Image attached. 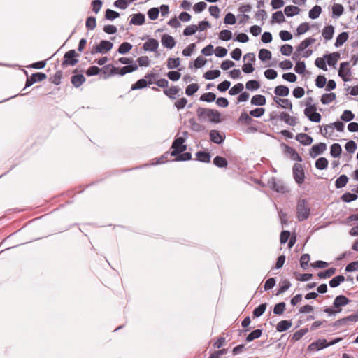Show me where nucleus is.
I'll return each mask as SVG.
<instances>
[{"mask_svg": "<svg viewBox=\"0 0 358 358\" xmlns=\"http://www.w3.org/2000/svg\"><path fill=\"white\" fill-rule=\"evenodd\" d=\"M350 300L344 295L337 296L333 302V306L325 308L324 312L329 316H335L342 311V307L348 305Z\"/></svg>", "mask_w": 358, "mask_h": 358, "instance_id": "obj_1", "label": "nucleus"}, {"mask_svg": "<svg viewBox=\"0 0 358 358\" xmlns=\"http://www.w3.org/2000/svg\"><path fill=\"white\" fill-rule=\"evenodd\" d=\"M196 115L200 119H208L214 122H219L220 121V113L213 109L199 107L196 110Z\"/></svg>", "mask_w": 358, "mask_h": 358, "instance_id": "obj_2", "label": "nucleus"}, {"mask_svg": "<svg viewBox=\"0 0 358 358\" xmlns=\"http://www.w3.org/2000/svg\"><path fill=\"white\" fill-rule=\"evenodd\" d=\"M310 208L308 201L306 199H300L296 204V217L301 222L308 218Z\"/></svg>", "mask_w": 358, "mask_h": 358, "instance_id": "obj_3", "label": "nucleus"}, {"mask_svg": "<svg viewBox=\"0 0 358 358\" xmlns=\"http://www.w3.org/2000/svg\"><path fill=\"white\" fill-rule=\"evenodd\" d=\"M78 56L79 55L76 53L75 50H71L66 52L64 55V60L62 63V68L64 69L69 66H75L78 62V60L76 57Z\"/></svg>", "mask_w": 358, "mask_h": 358, "instance_id": "obj_4", "label": "nucleus"}, {"mask_svg": "<svg viewBox=\"0 0 358 358\" xmlns=\"http://www.w3.org/2000/svg\"><path fill=\"white\" fill-rule=\"evenodd\" d=\"M184 143V138L178 137L176 138L171 145L173 150L170 152V156H177L178 154L183 152L187 149V146Z\"/></svg>", "mask_w": 358, "mask_h": 358, "instance_id": "obj_5", "label": "nucleus"}, {"mask_svg": "<svg viewBox=\"0 0 358 358\" xmlns=\"http://www.w3.org/2000/svg\"><path fill=\"white\" fill-rule=\"evenodd\" d=\"M358 321V312L339 319L332 324V327L337 328L339 327L348 326L350 324L355 323Z\"/></svg>", "mask_w": 358, "mask_h": 358, "instance_id": "obj_6", "label": "nucleus"}, {"mask_svg": "<svg viewBox=\"0 0 358 358\" xmlns=\"http://www.w3.org/2000/svg\"><path fill=\"white\" fill-rule=\"evenodd\" d=\"M293 177L295 182L301 185L304 182L305 173L302 164L296 163L292 168Z\"/></svg>", "mask_w": 358, "mask_h": 358, "instance_id": "obj_7", "label": "nucleus"}, {"mask_svg": "<svg viewBox=\"0 0 358 358\" xmlns=\"http://www.w3.org/2000/svg\"><path fill=\"white\" fill-rule=\"evenodd\" d=\"M119 68L114 66L112 64H108L101 69L100 78L104 80L111 77L115 74H117Z\"/></svg>", "mask_w": 358, "mask_h": 358, "instance_id": "obj_8", "label": "nucleus"}, {"mask_svg": "<svg viewBox=\"0 0 358 358\" xmlns=\"http://www.w3.org/2000/svg\"><path fill=\"white\" fill-rule=\"evenodd\" d=\"M316 110L315 106L306 107L304 110V114L311 122H319L321 120V115L316 112Z\"/></svg>", "mask_w": 358, "mask_h": 358, "instance_id": "obj_9", "label": "nucleus"}, {"mask_svg": "<svg viewBox=\"0 0 358 358\" xmlns=\"http://www.w3.org/2000/svg\"><path fill=\"white\" fill-rule=\"evenodd\" d=\"M349 62H344L341 63L338 70V76L342 78L343 80L346 82L350 80L349 76L351 75L350 69L348 68Z\"/></svg>", "mask_w": 358, "mask_h": 358, "instance_id": "obj_10", "label": "nucleus"}, {"mask_svg": "<svg viewBox=\"0 0 358 358\" xmlns=\"http://www.w3.org/2000/svg\"><path fill=\"white\" fill-rule=\"evenodd\" d=\"M47 78L46 75L44 73L38 72L33 73L30 78H27L26 80L25 87H28L31 86L34 83L36 82L43 81Z\"/></svg>", "mask_w": 358, "mask_h": 358, "instance_id": "obj_11", "label": "nucleus"}, {"mask_svg": "<svg viewBox=\"0 0 358 358\" xmlns=\"http://www.w3.org/2000/svg\"><path fill=\"white\" fill-rule=\"evenodd\" d=\"M113 46V44L108 41H101L100 43L96 46L95 52L99 53H106L110 51Z\"/></svg>", "mask_w": 358, "mask_h": 358, "instance_id": "obj_12", "label": "nucleus"}, {"mask_svg": "<svg viewBox=\"0 0 358 358\" xmlns=\"http://www.w3.org/2000/svg\"><path fill=\"white\" fill-rule=\"evenodd\" d=\"M327 149V145L324 143H320L314 145L310 150V155L312 157H316L317 155L323 153Z\"/></svg>", "mask_w": 358, "mask_h": 358, "instance_id": "obj_13", "label": "nucleus"}, {"mask_svg": "<svg viewBox=\"0 0 358 358\" xmlns=\"http://www.w3.org/2000/svg\"><path fill=\"white\" fill-rule=\"evenodd\" d=\"M159 47V42L157 40L154 38H150L148 39L145 43L143 44V50L145 51H156L157 49Z\"/></svg>", "mask_w": 358, "mask_h": 358, "instance_id": "obj_14", "label": "nucleus"}, {"mask_svg": "<svg viewBox=\"0 0 358 358\" xmlns=\"http://www.w3.org/2000/svg\"><path fill=\"white\" fill-rule=\"evenodd\" d=\"M327 347V341L326 339H318L313 342L309 346L310 350H320Z\"/></svg>", "mask_w": 358, "mask_h": 358, "instance_id": "obj_15", "label": "nucleus"}, {"mask_svg": "<svg viewBox=\"0 0 358 358\" xmlns=\"http://www.w3.org/2000/svg\"><path fill=\"white\" fill-rule=\"evenodd\" d=\"M161 42L164 47L169 49H172L176 45L174 38L168 34H164L162 36Z\"/></svg>", "mask_w": 358, "mask_h": 358, "instance_id": "obj_16", "label": "nucleus"}, {"mask_svg": "<svg viewBox=\"0 0 358 358\" xmlns=\"http://www.w3.org/2000/svg\"><path fill=\"white\" fill-rule=\"evenodd\" d=\"M209 136L210 141L216 144H221L224 140V138L221 135L220 132L217 130L210 131Z\"/></svg>", "mask_w": 358, "mask_h": 358, "instance_id": "obj_17", "label": "nucleus"}, {"mask_svg": "<svg viewBox=\"0 0 358 358\" xmlns=\"http://www.w3.org/2000/svg\"><path fill=\"white\" fill-rule=\"evenodd\" d=\"M296 140L300 142L302 145H309L313 143V138L304 133L298 134L296 136Z\"/></svg>", "mask_w": 358, "mask_h": 358, "instance_id": "obj_18", "label": "nucleus"}, {"mask_svg": "<svg viewBox=\"0 0 358 358\" xmlns=\"http://www.w3.org/2000/svg\"><path fill=\"white\" fill-rule=\"evenodd\" d=\"M279 117L281 120H283L288 125L294 126L296 124V118L295 117L289 115L287 113H280V114L279 115Z\"/></svg>", "mask_w": 358, "mask_h": 358, "instance_id": "obj_19", "label": "nucleus"}, {"mask_svg": "<svg viewBox=\"0 0 358 358\" xmlns=\"http://www.w3.org/2000/svg\"><path fill=\"white\" fill-rule=\"evenodd\" d=\"M315 42V39L312 37H308L303 40L297 47L296 52H303L306 48Z\"/></svg>", "mask_w": 358, "mask_h": 358, "instance_id": "obj_20", "label": "nucleus"}, {"mask_svg": "<svg viewBox=\"0 0 358 358\" xmlns=\"http://www.w3.org/2000/svg\"><path fill=\"white\" fill-rule=\"evenodd\" d=\"M138 69V65L136 64H131L130 65H127L122 68H119V71H117V74L120 76H124L127 73H131Z\"/></svg>", "mask_w": 358, "mask_h": 358, "instance_id": "obj_21", "label": "nucleus"}, {"mask_svg": "<svg viewBox=\"0 0 358 358\" xmlns=\"http://www.w3.org/2000/svg\"><path fill=\"white\" fill-rule=\"evenodd\" d=\"M85 80L86 79L83 74L74 75L71 78V83L75 87H79Z\"/></svg>", "mask_w": 358, "mask_h": 358, "instance_id": "obj_22", "label": "nucleus"}, {"mask_svg": "<svg viewBox=\"0 0 358 358\" xmlns=\"http://www.w3.org/2000/svg\"><path fill=\"white\" fill-rule=\"evenodd\" d=\"M334 34V27L332 25L325 27L322 32V35L326 41H329L333 38Z\"/></svg>", "mask_w": 358, "mask_h": 358, "instance_id": "obj_23", "label": "nucleus"}, {"mask_svg": "<svg viewBox=\"0 0 358 358\" xmlns=\"http://www.w3.org/2000/svg\"><path fill=\"white\" fill-rule=\"evenodd\" d=\"M145 22V15L142 13H137L132 15L130 20L131 24L141 25Z\"/></svg>", "mask_w": 358, "mask_h": 358, "instance_id": "obj_24", "label": "nucleus"}, {"mask_svg": "<svg viewBox=\"0 0 358 358\" xmlns=\"http://www.w3.org/2000/svg\"><path fill=\"white\" fill-rule=\"evenodd\" d=\"M292 325V322L291 320H281L278 323L276 330L279 332H283L289 329Z\"/></svg>", "mask_w": 358, "mask_h": 358, "instance_id": "obj_25", "label": "nucleus"}, {"mask_svg": "<svg viewBox=\"0 0 358 358\" xmlns=\"http://www.w3.org/2000/svg\"><path fill=\"white\" fill-rule=\"evenodd\" d=\"M324 57L327 58V62L329 66H334L340 57V54L338 52H333L325 55Z\"/></svg>", "mask_w": 358, "mask_h": 358, "instance_id": "obj_26", "label": "nucleus"}, {"mask_svg": "<svg viewBox=\"0 0 358 358\" xmlns=\"http://www.w3.org/2000/svg\"><path fill=\"white\" fill-rule=\"evenodd\" d=\"M275 102H276L278 104L280 105V107L283 108H287L289 110H292V102L287 99H280L278 97L273 98Z\"/></svg>", "mask_w": 358, "mask_h": 358, "instance_id": "obj_27", "label": "nucleus"}, {"mask_svg": "<svg viewBox=\"0 0 358 358\" xmlns=\"http://www.w3.org/2000/svg\"><path fill=\"white\" fill-rule=\"evenodd\" d=\"M266 98L261 94H257L252 96L251 99V104L254 106H264L266 104Z\"/></svg>", "mask_w": 358, "mask_h": 358, "instance_id": "obj_28", "label": "nucleus"}, {"mask_svg": "<svg viewBox=\"0 0 358 358\" xmlns=\"http://www.w3.org/2000/svg\"><path fill=\"white\" fill-rule=\"evenodd\" d=\"M179 91H180L179 87H178L177 86H173L169 89H167V88L164 89V93L170 99H175L176 95H177L178 94Z\"/></svg>", "mask_w": 358, "mask_h": 358, "instance_id": "obj_29", "label": "nucleus"}, {"mask_svg": "<svg viewBox=\"0 0 358 358\" xmlns=\"http://www.w3.org/2000/svg\"><path fill=\"white\" fill-rule=\"evenodd\" d=\"M274 93L278 96H287L289 93V90L285 85H278L275 88Z\"/></svg>", "mask_w": 358, "mask_h": 358, "instance_id": "obj_30", "label": "nucleus"}, {"mask_svg": "<svg viewBox=\"0 0 358 358\" xmlns=\"http://www.w3.org/2000/svg\"><path fill=\"white\" fill-rule=\"evenodd\" d=\"M300 9L295 6H287L284 9V13L287 17H292L299 14Z\"/></svg>", "mask_w": 358, "mask_h": 358, "instance_id": "obj_31", "label": "nucleus"}, {"mask_svg": "<svg viewBox=\"0 0 358 358\" xmlns=\"http://www.w3.org/2000/svg\"><path fill=\"white\" fill-rule=\"evenodd\" d=\"M196 159L204 163H208L210 161V155L208 152L199 151L196 153Z\"/></svg>", "mask_w": 358, "mask_h": 358, "instance_id": "obj_32", "label": "nucleus"}, {"mask_svg": "<svg viewBox=\"0 0 358 358\" xmlns=\"http://www.w3.org/2000/svg\"><path fill=\"white\" fill-rule=\"evenodd\" d=\"M348 38V32L341 33L336 38L334 45L336 48L341 46Z\"/></svg>", "mask_w": 358, "mask_h": 358, "instance_id": "obj_33", "label": "nucleus"}, {"mask_svg": "<svg viewBox=\"0 0 358 358\" xmlns=\"http://www.w3.org/2000/svg\"><path fill=\"white\" fill-rule=\"evenodd\" d=\"M348 182V178L346 175L340 176L335 182V186L337 189L342 188L346 185Z\"/></svg>", "mask_w": 358, "mask_h": 358, "instance_id": "obj_34", "label": "nucleus"}, {"mask_svg": "<svg viewBox=\"0 0 358 358\" xmlns=\"http://www.w3.org/2000/svg\"><path fill=\"white\" fill-rule=\"evenodd\" d=\"M322 12V8L320 6H313L309 11L308 16L310 19L315 20L319 17Z\"/></svg>", "mask_w": 358, "mask_h": 358, "instance_id": "obj_35", "label": "nucleus"}, {"mask_svg": "<svg viewBox=\"0 0 358 358\" xmlns=\"http://www.w3.org/2000/svg\"><path fill=\"white\" fill-rule=\"evenodd\" d=\"M213 164L219 168H224L228 165L227 160L224 157L220 156H216L213 159Z\"/></svg>", "mask_w": 358, "mask_h": 358, "instance_id": "obj_36", "label": "nucleus"}, {"mask_svg": "<svg viewBox=\"0 0 358 358\" xmlns=\"http://www.w3.org/2000/svg\"><path fill=\"white\" fill-rule=\"evenodd\" d=\"M342 152V148L340 144L334 143L331 146L330 154L333 157H338Z\"/></svg>", "mask_w": 358, "mask_h": 358, "instance_id": "obj_37", "label": "nucleus"}, {"mask_svg": "<svg viewBox=\"0 0 358 358\" xmlns=\"http://www.w3.org/2000/svg\"><path fill=\"white\" fill-rule=\"evenodd\" d=\"M336 99V94L333 92L324 94L321 98V102L324 104H329Z\"/></svg>", "mask_w": 358, "mask_h": 358, "instance_id": "obj_38", "label": "nucleus"}, {"mask_svg": "<svg viewBox=\"0 0 358 358\" xmlns=\"http://www.w3.org/2000/svg\"><path fill=\"white\" fill-rule=\"evenodd\" d=\"M220 71L219 70H210L203 74V78L206 80H213L219 77Z\"/></svg>", "mask_w": 358, "mask_h": 358, "instance_id": "obj_39", "label": "nucleus"}, {"mask_svg": "<svg viewBox=\"0 0 358 358\" xmlns=\"http://www.w3.org/2000/svg\"><path fill=\"white\" fill-rule=\"evenodd\" d=\"M132 45L128 42H123L118 48V52L124 55L129 52L132 48Z\"/></svg>", "mask_w": 358, "mask_h": 358, "instance_id": "obj_40", "label": "nucleus"}, {"mask_svg": "<svg viewBox=\"0 0 358 358\" xmlns=\"http://www.w3.org/2000/svg\"><path fill=\"white\" fill-rule=\"evenodd\" d=\"M266 306H267V304L265 303H262L259 306L255 308L252 313L254 317H259L262 316L264 314V313L265 312V310L266 309Z\"/></svg>", "mask_w": 358, "mask_h": 358, "instance_id": "obj_41", "label": "nucleus"}, {"mask_svg": "<svg viewBox=\"0 0 358 358\" xmlns=\"http://www.w3.org/2000/svg\"><path fill=\"white\" fill-rule=\"evenodd\" d=\"M271 188L278 192H285V187L280 182H277L274 178L270 182Z\"/></svg>", "mask_w": 358, "mask_h": 358, "instance_id": "obj_42", "label": "nucleus"}, {"mask_svg": "<svg viewBox=\"0 0 358 358\" xmlns=\"http://www.w3.org/2000/svg\"><path fill=\"white\" fill-rule=\"evenodd\" d=\"M344 280L345 278L343 275H337L329 281V286L332 288L337 287Z\"/></svg>", "mask_w": 358, "mask_h": 358, "instance_id": "obj_43", "label": "nucleus"}, {"mask_svg": "<svg viewBox=\"0 0 358 358\" xmlns=\"http://www.w3.org/2000/svg\"><path fill=\"white\" fill-rule=\"evenodd\" d=\"M147 85H148L147 80L145 78H141L131 85V90H136L143 89V88L147 86Z\"/></svg>", "mask_w": 358, "mask_h": 358, "instance_id": "obj_44", "label": "nucleus"}, {"mask_svg": "<svg viewBox=\"0 0 358 358\" xmlns=\"http://www.w3.org/2000/svg\"><path fill=\"white\" fill-rule=\"evenodd\" d=\"M262 331L261 329H255L250 332L246 337L247 342H251L253 340L259 338L262 336Z\"/></svg>", "mask_w": 358, "mask_h": 358, "instance_id": "obj_45", "label": "nucleus"}, {"mask_svg": "<svg viewBox=\"0 0 358 358\" xmlns=\"http://www.w3.org/2000/svg\"><path fill=\"white\" fill-rule=\"evenodd\" d=\"M328 166V160L325 157H320L315 162V167L319 170H324Z\"/></svg>", "mask_w": 358, "mask_h": 358, "instance_id": "obj_46", "label": "nucleus"}, {"mask_svg": "<svg viewBox=\"0 0 358 358\" xmlns=\"http://www.w3.org/2000/svg\"><path fill=\"white\" fill-rule=\"evenodd\" d=\"M216 95L213 92H207L202 94L200 97V101L206 102H213L215 100Z\"/></svg>", "mask_w": 358, "mask_h": 358, "instance_id": "obj_47", "label": "nucleus"}, {"mask_svg": "<svg viewBox=\"0 0 358 358\" xmlns=\"http://www.w3.org/2000/svg\"><path fill=\"white\" fill-rule=\"evenodd\" d=\"M336 272V268H330L324 271L319 272L317 275L320 278H329L331 277Z\"/></svg>", "mask_w": 358, "mask_h": 358, "instance_id": "obj_48", "label": "nucleus"}, {"mask_svg": "<svg viewBox=\"0 0 358 358\" xmlns=\"http://www.w3.org/2000/svg\"><path fill=\"white\" fill-rule=\"evenodd\" d=\"M258 56L260 60L266 61L271 58V52L267 49H261Z\"/></svg>", "mask_w": 358, "mask_h": 358, "instance_id": "obj_49", "label": "nucleus"}, {"mask_svg": "<svg viewBox=\"0 0 358 358\" xmlns=\"http://www.w3.org/2000/svg\"><path fill=\"white\" fill-rule=\"evenodd\" d=\"M344 11L343 6L341 4H334L332 8V13L334 17H340Z\"/></svg>", "mask_w": 358, "mask_h": 358, "instance_id": "obj_50", "label": "nucleus"}, {"mask_svg": "<svg viewBox=\"0 0 358 358\" xmlns=\"http://www.w3.org/2000/svg\"><path fill=\"white\" fill-rule=\"evenodd\" d=\"M244 88V86L242 83H237L234 86H233L229 91V94L230 95H236L241 93Z\"/></svg>", "mask_w": 358, "mask_h": 358, "instance_id": "obj_51", "label": "nucleus"}, {"mask_svg": "<svg viewBox=\"0 0 358 358\" xmlns=\"http://www.w3.org/2000/svg\"><path fill=\"white\" fill-rule=\"evenodd\" d=\"M199 88V87L198 84H196V83L190 84L186 87L185 94L187 96H192L194 93H196L198 91Z\"/></svg>", "mask_w": 358, "mask_h": 358, "instance_id": "obj_52", "label": "nucleus"}, {"mask_svg": "<svg viewBox=\"0 0 358 358\" xmlns=\"http://www.w3.org/2000/svg\"><path fill=\"white\" fill-rule=\"evenodd\" d=\"M179 58H169L167 60V67L169 69H176L180 65Z\"/></svg>", "mask_w": 358, "mask_h": 358, "instance_id": "obj_53", "label": "nucleus"}, {"mask_svg": "<svg viewBox=\"0 0 358 358\" xmlns=\"http://www.w3.org/2000/svg\"><path fill=\"white\" fill-rule=\"evenodd\" d=\"M260 85L258 81L255 80H251L246 83L245 87L248 90L254 91L259 88Z\"/></svg>", "mask_w": 358, "mask_h": 358, "instance_id": "obj_54", "label": "nucleus"}, {"mask_svg": "<svg viewBox=\"0 0 358 358\" xmlns=\"http://www.w3.org/2000/svg\"><path fill=\"white\" fill-rule=\"evenodd\" d=\"M287 152L291 155V158L293 160L297 162L302 161L301 156L295 151L294 148L287 146Z\"/></svg>", "mask_w": 358, "mask_h": 358, "instance_id": "obj_55", "label": "nucleus"}, {"mask_svg": "<svg viewBox=\"0 0 358 358\" xmlns=\"http://www.w3.org/2000/svg\"><path fill=\"white\" fill-rule=\"evenodd\" d=\"M357 199V195L350 192L343 194L341 196V199L346 203H349L355 201Z\"/></svg>", "mask_w": 358, "mask_h": 358, "instance_id": "obj_56", "label": "nucleus"}, {"mask_svg": "<svg viewBox=\"0 0 358 358\" xmlns=\"http://www.w3.org/2000/svg\"><path fill=\"white\" fill-rule=\"evenodd\" d=\"M286 304L284 302L277 303L273 308V313L275 315H282L285 312Z\"/></svg>", "mask_w": 358, "mask_h": 358, "instance_id": "obj_57", "label": "nucleus"}, {"mask_svg": "<svg viewBox=\"0 0 358 358\" xmlns=\"http://www.w3.org/2000/svg\"><path fill=\"white\" fill-rule=\"evenodd\" d=\"M307 332V329H301L293 334L292 336V340L294 341H297L300 340Z\"/></svg>", "mask_w": 358, "mask_h": 358, "instance_id": "obj_58", "label": "nucleus"}, {"mask_svg": "<svg viewBox=\"0 0 358 358\" xmlns=\"http://www.w3.org/2000/svg\"><path fill=\"white\" fill-rule=\"evenodd\" d=\"M355 118V115L352 113V111L345 110L343 111V114L341 116V119L345 122H350Z\"/></svg>", "mask_w": 358, "mask_h": 358, "instance_id": "obj_59", "label": "nucleus"}, {"mask_svg": "<svg viewBox=\"0 0 358 358\" xmlns=\"http://www.w3.org/2000/svg\"><path fill=\"white\" fill-rule=\"evenodd\" d=\"M189 122L191 128L193 131L199 132L204 129V127L203 125L200 124L199 123H197L194 120V119H190Z\"/></svg>", "mask_w": 358, "mask_h": 358, "instance_id": "obj_60", "label": "nucleus"}, {"mask_svg": "<svg viewBox=\"0 0 358 358\" xmlns=\"http://www.w3.org/2000/svg\"><path fill=\"white\" fill-rule=\"evenodd\" d=\"M272 20H273V22H276L278 23L283 22L285 20V19L282 12L277 11V12L274 13L272 16Z\"/></svg>", "mask_w": 358, "mask_h": 358, "instance_id": "obj_61", "label": "nucleus"}, {"mask_svg": "<svg viewBox=\"0 0 358 358\" xmlns=\"http://www.w3.org/2000/svg\"><path fill=\"white\" fill-rule=\"evenodd\" d=\"M197 30H198L197 25L192 24V25L188 26L184 29L183 35L184 36L193 35L196 32Z\"/></svg>", "mask_w": 358, "mask_h": 358, "instance_id": "obj_62", "label": "nucleus"}, {"mask_svg": "<svg viewBox=\"0 0 358 358\" xmlns=\"http://www.w3.org/2000/svg\"><path fill=\"white\" fill-rule=\"evenodd\" d=\"M86 27L90 30H93L95 29L96 26V17H89L87 18Z\"/></svg>", "mask_w": 358, "mask_h": 358, "instance_id": "obj_63", "label": "nucleus"}, {"mask_svg": "<svg viewBox=\"0 0 358 358\" xmlns=\"http://www.w3.org/2000/svg\"><path fill=\"white\" fill-rule=\"evenodd\" d=\"M357 146L356 143L352 140L347 142L345 145V148L346 151L350 153H354L355 152V150H357Z\"/></svg>", "mask_w": 358, "mask_h": 358, "instance_id": "obj_64", "label": "nucleus"}]
</instances>
